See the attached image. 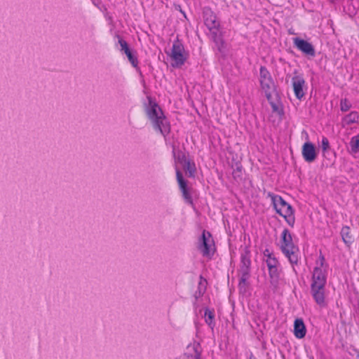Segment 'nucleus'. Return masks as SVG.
I'll return each mask as SVG.
<instances>
[{
	"mask_svg": "<svg viewBox=\"0 0 359 359\" xmlns=\"http://www.w3.org/2000/svg\"><path fill=\"white\" fill-rule=\"evenodd\" d=\"M280 250L287 257L291 264H297L298 262V257L295 250H298V248L294 245L292 241V235L287 229H285L280 236Z\"/></svg>",
	"mask_w": 359,
	"mask_h": 359,
	"instance_id": "nucleus-3",
	"label": "nucleus"
},
{
	"mask_svg": "<svg viewBox=\"0 0 359 359\" xmlns=\"http://www.w3.org/2000/svg\"><path fill=\"white\" fill-rule=\"evenodd\" d=\"M355 350H357V349L355 348H353V353H355Z\"/></svg>",
	"mask_w": 359,
	"mask_h": 359,
	"instance_id": "nucleus-43",
	"label": "nucleus"
},
{
	"mask_svg": "<svg viewBox=\"0 0 359 359\" xmlns=\"http://www.w3.org/2000/svg\"><path fill=\"white\" fill-rule=\"evenodd\" d=\"M351 107V104L346 98L341 99L340 102V109L341 111H347Z\"/></svg>",
	"mask_w": 359,
	"mask_h": 359,
	"instance_id": "nucleus-30",
	"label": "nucleus"
},
{
	"mask_svg": "<svg viewBox=\"0 0 359 359\" xmlns=\"http://www.w3.org/2000/svg\"><path fill=\"white\" fill-rule=\"evenodd\" d=\"M293 43L299 50L306 56L314 57L316 55V50L313 45L306 40L300 37H295L293 39Z\"/></svg>",
	"mask_w": 359,
	"mask_h": 359,
	"instance_id": "nucleus-8",
	"label": "nucleus"
},
{
	"mask_svg": "<svg viewBox=\"0 0 359 359\" xmlns=\"http://www.w3.org/2000/svg\"><path fill=\"white\" fill-rule=\"evenodd\" d=\"M276 102H271V104H269L271 105L272 111L273 112H276L280 116H282L284 115L283 104H281L280 100L278 101V100L276 98Z\"/></svg>",
	"mask_w": 359,
	"mask_h": 359,
	"instance_id": "nucleus-26",
	"label": "nucleus"
},
{
	"mask_svg": "<svg viewBox=\"0 0 359 359\" xmlns=\"http://www.w3.org/2000/svg\"><path fill=\"white\" fill-rule=\"evenodd\" d=\"M176 180L184 201L189 205H193V198L191 194V187L188 186V181L184 179L180 170L176 166Z\"/></svg>",
	"mask_w": 359,
	"mask_h": 359,
	"instance_id": "nucleus-7",
	"label": "nucleus"
},
{
	"mask_svg": "<svg viewBox=\"0 0 359 359\" xmlns=\"http://www.w3.org/2000/svg\"><path fill=\"white\" fill-rule=\"evenodd\" d=\"M214 319H215L214 311H211L208 308H206L205 309V321L211 329H213V327L215 325Z\"/></svg>",
	"mask_w": 359,
	"mask_h": 359,
	"instance_id": "nucleus-23",
	"label": "nucleus"
},
{
	"mask_svg": "<svg viewBox=\"0 0 359 359\" xmlns=\"http://www.w3.org/2000/svg\"><path fill=\"white\" fill-rule=\"evenodd\" d=\"M277 214L283 217V210L282 208H273Z\"/></svg>",
	"mask_w": 359,
	"mask_h": 359,
	"instance_id": "nucleus-36",
	"label": "nucleus"
},
{
	"mask_svg": "<svg viewBox=\"0 0 359 359\" xmlns=\"http://www.w3.org/2000/svg\"><path fill=\"white\" fill-rule=\"evenodd\" d=\"M184 170L187 172V175L189 177H195V173L196 171V165L194 162H191L190 161L185 162L184 164L182 165Z\"/></svg>",
	"mask_w": 359,
	"mask_h": 359,
	"instance_id": "nucleus-22",
	"label": "nucleus"
},
{
	"mask_svg": "<svg viewBox=\"0 0 359 359\" xmlns=\"http://www.w3.org/2000/svg\"><path fill=\"white\" fill-rule=\"evenodd\" d=\"M200 279H201V280L203 279V277L202 275L200 276Z\"/></svg>",
	"mask_w": 359,
	"mask_h": 359,
	"instance_id": "nucleus-42",
	"label": "nucleus"
},
{
	"mask_svg": "<svg viewBox=\"0 0 359 359\" xmlns=\"http://www.w3.org/2000/svg\"><path fill=\"white\" fill-rule=\"evenodd\" d=\"M268 197L271 198L273 208L279 207L285 208L286 206L290 205L283 198L282 196L279 195H276L271 192L268 193Z\"/></svg>",
	"mask_w": 359,
	"mask_h": 359,
	"instance_id": "nucleus-15",
	"label": "nucleus"
},
{
	"mask_svg": "<svg viewBox=\"0 0 359 359\" xmlns=\"http://www.w3.org/2000/svg\"><path fill=\"white\" fill-rule=\"evenodd\" d=\"M327 283L325 273L320 267H315L312 275V283L311 285V292L316 302L321 306H325V288Z\"/></svg>",
	"mask_w": 359,
	"mask_h": 359,
	"instance_id": "nucleus-2",
	"label": "nucleus"
},
{
	"mask_svg": "<svg viewBox=\"0 0 359 359\" xmlns=\"http://www.w3.org/2000/svg\"><path fill=\"white\" fill-rule=\"evenodd\" d=\"M351 147V152L352 154H357L359 151V135H355L351 137L349 142Z\"/></svg>",
	"mask_w": 359,
	"mask_h": 359,
	"instance_id": "nucleus-27",
	"label": "nucleus"
},
{
	"mask_svg": "<svg viewBox=\"0 0 359 359\" xmlns=\"http://www.w3.org/2000/svg\"><path fill=\"white\" fill-rule=\"evenodd\" d=\"M250 276L241 275L238 283V288L241 292H245L246 291V285H248V279L250 278Z\"/></svg>",
	"mask_w": 359,
	"mask_h": 359,
	"instance_id": "nucleus-28",
	"label": "nucleus"
},
{
	"mask_svg": "<svg viewBox=\"0 0 359 359\" xmlns=\"http://www.w3.org/2000/svg\"><path fill=\"white\" fill-rule=\"evenodd\" d=\"M327 156L330 158V159H328V160L332 161L333 158H335V152L334 151L333 154H331V153H328V154H327Z\"/></svg>",
	"mask_w": 359,
	"mask_h": 359,
	"instance_id": "nucleus-38",
	"label": "nucleus"
},
{
	"mask_svg": "<svg viewBox=\"0 0 359 359\" xmlns=\"http://www.w3.org/2000/svg\"><path fill=\"white\" fill-rule=\"evenodd\" d=\"M264 257H266L267 259H270L273 257V254L269 251V249H266L263 252Z\"/></svg>",
	"mask_w": 359,
	"mask_h": 359,
	"instance_id": "nucleus-35",
	"label": "nucleus"
},
{
	"mask_svg": "<svg viewBox=\"0 0 359 359\" xmlns=\"http://www.w3.org/2000/svg\"><path fill=\"white\" fill-rule=\"evenodd\" d=\"M319 259L320 260V264L318 267H320L322 269V267L324 265V263H325V257L324 255H323L321 253L319 256Z\"/></svg>",
	"mask_w": 359,
	"mask_h": 359,
	"instance_id": "nucleus-37",
	"label": "nucleus"
},
{
	"mask_svg": "<svg viewBox=\"0 0 359 359\" xmlns=\"http://www.w3.org/2000/svg\"><path fill=\"white\" fill-rule=\"evenodd\" d=\"M218 29H213L210 31L212 34V39L214 43H215V46H217V48L218 51L221 53H224V50L226 48L225 41L223 39L222 34L217 33Z\"/></svg>",
	"mask_w": 359,
	"mask_h": 359,
	"instance_id": "nucleus-13",
	"label": "nucleus"
},
{
	"mask_svg": "<svg viewBox=\"0 0 359 359\" xmlns=\"http://www.w3.org/2000/svg\"><path fill=\"white\" fill-rule=\"evenodd\" d=\"M201 281L199 282L198 283V290L196 291L195 294H194V297H195V299H198V298L201 297V296L203 295L205 290H206V287L205 286L203 290H202L201 288Z\"/></svg>",
	"mask_w": 359,
	"mask_h": 359,
	"instance_id": "nucleus-31",
	"label": "nucleus"
},
{
	"mask_svg": "<svg viewBox=\"0 0 359 359\" xmlns=\"http://www.w3.org/2000/svg\"><path fill=\"white\" fill-rule=\"evenodd\" d=\"M175 9L180 11L184 15V16L186 17L185 13L182 11V10L181 9V6L180 5L175 6Z\"/></svg>",
	"mask_w": 359,
	"mask_h": 359,
	"instance_id": "nucleus-39",
	"label": "nucleus"
},
{
	"mask_svg": "<svg viewBox=\"0 0 359 359\" xmlns=\"http://www.w3.org/2000/svg\"><path fill=\"white\" fill-rule=\"evenodd\" d=\"M203 17L204 24L210 31L219 29L220 24L217 21V17L211 8L205 7L203 8Z\"/></svg>",
	"mask_w": 359,
	"mask_h": 359,
	"instance_id": "nucleus-9",
	"label": "nucleus"
},
{
	"mask_svg": "<svg viewBox=\"0 0 359 359\" xmlns=\"http://www.w3.org/2000/svg\"><path fill=\"white\" fill-rule=\"evenodd\" d=\"M293 90L295 97L301 100L304 96V86L305 85V80L302 75H297L292 77V79Z\"/></svg>",
	"mask_w": 359,
	"mask_h": 359,
	"instance_id": "nucleus-11",
	"label": "nucleus"
},
{
	"mask_svg": "<svg viewBox=\"0 0 359 359\" xmlns=\"http://www.w3.org/2000/svg\"><path fill=\"white\" fill-rule=\"evenodd\" d=\"M239 271L243 276H250V267L240 265Z\"/></svg>",
	"mask_w": 359,
	"mask_h": 359,
	"instance_id": "nucleus-33",
	"label": "nucleus"
},
{
	"mask_svg": "<svg viewBox=\"0 0 359 359\" xmlns=\"http://www.w3.org/2000/svg\"><path fill=\"white\" fill-rule=\"evenodd\" d=\"M283 218L290 226H294L295 222L294 210L291 205L285 207V210L283 211Z\"/></svg>",
	"mask_w": 359,
	"mask_h": 359,
	"instance_id": "nucleus-16",
	"label": "nucleus"
},
{
	"mask_svg": "<svg viewBox=\"0 0 359 359\" xmlns=\"http://www.w3.org/2000/svg\"><path fill=\"white\" fill-rule=\"evenodd\" d=\"M259 83L263 90H272L278 101L280 99V93L270 72L265 66H261L259 69Z\"/></svg>",
	"mask_w": 359,
	"mask_h": 359,
	"instance_id": "nucleus-4",
	"label": "nucleus"
},
{
	"mask_svg": "<svg viewBox=\"0 0 359 359\" xmlns=\"http://www.w3.org/2000/svg\"><path fill=\"white\" fill-rule=\"evenodd\" d=\"M341 236L343 242L347 245L350 246L353 242V238L351 234V229L348 226H344L341 230Z\"/></svg>",
	"mask_w": 359,
	"mask_h": 359,
	"instance_id": "nucleus-17",
	"label": "nucleus"
},
{
	"mask_svg": "<svg viewBox=\"0 0 359 359\" xmlns=\"http://www.w3.org/2000/svg\"><path fill=\"white\" fill-rule=\"evenodd\" d=\"M194 359H201V354L196 350L195 351Z\"/></svg>",
	"mask_w": 359,
	"mask_h": 359,
	"instance_id": "nucleus-40",
	"label": "nucleus"
},
{
	"mask_svg": "<svg viewBox=\"0 0 359 359\" xmlns=\"http://www.w3.org/2000/svg\"><path fill=\"white\" fill-rule=\"evenodd\" d=\"M355 353H356L357 359H359V351L358 350H355Z\"/></svg>",
	"mask_w": 359,
	"mask_h": 359,
	"instance_id": "nucleus-41",
	"label": "nucleus"
},
{
	"mask_svg": "<svg viewBox=\"0 0 359 359\" xmlns=\"http://www.w3.org/2000/svg\"><path fill=\"white\" fill-rule=\"evenodd\" d=\"M293 333L296 338L302 339L305 337L306 327L302 318H296L294 321Z\"/></svg>",
	"mask_w": 359,
	"mask_h": 359,
	"instance_id": "nucleus-12",
	"label": "nucleus"
},
{
	"mask_svg": "<svg viewBox=\"0 0 359 359\" xmlns=\"http://www.w3.org/2000/svg\"><path fill=\"white\" fill-rule=\"evenodd\" d=\"M269 273L271 279V283L272 285H277L280 278V273L278 269V266L269 267Z\"/></svg>",
	"mask_w": 359,
	"mask_h": 359,
	"instance_id": "nucleus-20",
	"label": "nucleus"
},
{
	"mask_svg": "<svg viewBox=\"0 0 359 359\" xmlns=\"http://www.w3.org/2000/svg\"><path fill=\"white\" fill-rule=\"evenodd\" d=\"M265 93V96L269 102V104L271 102H273L274 101L272 100V93H274L272 90H264Z\"/></svg>",
	"mask_w": 359,
	"mask_h": 359,
	"instance_id": "nucleus-34",
	"label": "nucleus"
},
{
	"mask_svg": "<svg viewBox=\"0 0 359 359\" xmlns=\"http://www.w3.org/2000/svg\"><path fill=\"white\" fill-rule=\"evenodd\" d=\"M231 168L233 170L232 175L233 180L237 182H241L243 180V168L240 161L232 162Z\"/></svg>",
	"mask_w": 359,
	"mask_h": 359,
	"instance_id": "nucleus-14",
	"label": "nucleus"
},
{
	"mask_svg": "<svg viewBox=\"0 0 359 359\" xmlns=\"http://www.w3.org/2000/svg\"><path fill=\"white\" fill-rule=\"evenodd\" d=\"M118 42L121 46L120 50L123 53L129 50L130 48L126 41H125L121 36L116 35Z\"/></svg>",
	"mask_w": 359,
	"mask_h": 359,
	"instance_id": "nucleus-29",
	"label": "nucleus"
},
{
	"mask_svg": "<svg viewBox=\"0 0 359 359\" xmlns=\"http://www.w3.org/2000/svg\"><path fill=\"white\" fill-rule=\"evenodd\" d=\"M321 148L323 157L327 159H330V158L327 156V154L331 153V154H333L334 151H332L331 149L328 139L325 136L322 137Z\"/></svg>",
	"mask_w": 359,
	"mask_h": 359,
	"instance_id": "nucleus-19",
	"label": "nucleus"
},
{
	"mask_svg": "<svg viewBox=\"0 0 359 359\" xmlns=\"http://www.w3.org/2000/svg\"><path fill=\"white\" fill-rule=\"evenodd\" d=\"M124 54L126 55L128 61L130 62L133 67H138V59L137 57L136 50L130 48L126 52H125Z\"/></svg>",
	"mask_w": 359,
	"mask_h": 359,
	"instance_id": "nucleus-21",
	"label": "nucleus"
},
{
	"mask_svg": "<svg viewBox=\"0 0 359 359\" xmlns=\"http://www.w3.org/2000/svg\"><path fill=\"white\" fill-rule=\"evenodd\" d=\"M240 265L251 266L250 250L248 246L245 247L243 252L241 253Z\"/></svg>",
	"mask_w": 359,
	"mask_h": 359,
	"instance_id": "nucleus-18",
	"label": "nucleus"
},
{
	"mask_svg": "<svg viewBox=\"0 0 359 359\" xmlns=\"http://www.w3.org/2000/svg\"><path fill=\"white\" fill-rule=\"evenodd\" d=\"M266 265H267L268 268L269 267H272V266H278V260L277 259V258L273 257L272 258L267 259L266 260Z\"/></svg>",
	"mask_w": 359,
	"mask_h": 359,
	"instance_id": "nucleus-32",
	"label": "nucleus"
},
{
	"mask_svg": "<svg viewBox=\"0 0 359 359\" xmlns=\"http://www.w3.org/2000/svg\"><path fill=\"white\" fill-rule=\"evenodd\" d=\"M302 154L306 162L315 161L318 156L315 144L309 141L304 142L302 147Z\"/></svg>",
	"mask_w": 359,
	"mask_h": 359,
	"instance_id": "nucleus-10",
	"label": "nucleus"
},
{
	"mask_svg": "<svg viewBox=\"0 0 359 359\" xmlns=\"http://www.w3.org/2000/svg\"><path fill=\"white\" fill-rule=\"evenodd\" d=\"M144 111L151 121L156 131H159L164 137L170 133V125L158 103L148 97V103L144 104Z\"/></svg>",
	"mask_w": 359,
	"mask_h": 359,
	"instance_id": "nucleus-1",
	"label": "nucleus"
},
{
	"mask_svg": "<svg viewBox=\"0 0 359 359\" xmlns=\"http://www.w3.org/2000/svg\"><path fill=\"white\" fill-rule=\"evenodd\" d=\"M211 245H215L214 240L212 238V234L209 231L203 230L198 238V250L204 257H211L215 250V248L212 251L211 250Z\"/></svg>",
	"mask_w": 359,
	"mask_h": 359,
	"instance_id": "nucleus-6",
	"label": "nucleus"
},
{
	"mask_svg": "<svg viewBox=\"0 0 359 359\" xmlns=\"http://www.w3.org/2000/svg\"><path fill=\"white\" fill-rule=\"evenodd\" d=\"M172 155L175 161H177L179 163L182 165L184 164L185 162L189 161V159L187 158L185 154L180 150L178 151L177 155L175 151V147L174 145L172 146Z\"/></svg>",
	"mask_w": 359,
	"mask_h": 359,
	"instance_id": "nucleus-25",
	"label": "nucleus"
},
{
	"mask_svg": "<svg viewBox=\"0 0 359 359\" xmlns=\"http://www.w3.org/2000/svg\"><path fill=\"white\" fill-rule=\"evenodd\" d=\"M188 57V53L185 52L184 45L177 38L173 43L170 57L174 61L172 67H179L184 64Z\"/></svg>",
	"mask_w": 359,
	"mask_h": 359,
	"instance_id": "nucleus-5",
	"label": "nucleus"
},
{
	"mask_svg": "<svg viewBox=\"0 0 359 359\" xmlns=\"http://www.w3.org/2000/svg\"><path fill=\"white\" fill-rule=\"evenodd\" d=\"M347 125L358 123L359 120V114L357 111H351L343 118Z\"/></svg>",
	"mask_w": 359,
	"mask_h": 359,
	"instance_id": "nucleus-24",
	"label": "nucleus"
}]
</instances>
